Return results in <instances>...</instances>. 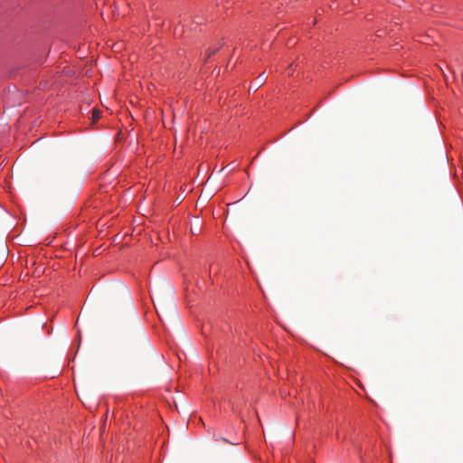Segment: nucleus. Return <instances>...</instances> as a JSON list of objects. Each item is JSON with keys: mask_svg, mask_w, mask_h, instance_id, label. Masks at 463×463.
I'll return each instance as SVG.
<instances>
[{"mask_svg": "<svg viewBox=\"0 0 463 463\" xmlns=\"http://www.w3.org/2000/svg\"><path fill=\"white\" fill-rule=\"evenodd\" d=\"M266 80L267 77L265 76V72L260 73L255 81L250 84V90H258L266 81Z\"/></svg>", "mask_w": 463, "mask_h": 463, "instance_id": "1", "label": "nucleus"}, {"mask_svg": "<svg viewBox=\"0 0 463 463\" xmlns=\"http://www.w3.org/2000/svg\"><path fill=\"white\" fill-rule=\"evenodd\" d=\"M99 118H100V112L97 109H93L92 110V119L95 121V120H98Z\"/></svg>", "mask_w": 463, "mask_h": 463, "instance_id": "2", "label": "nucleus"}]
</instances>
